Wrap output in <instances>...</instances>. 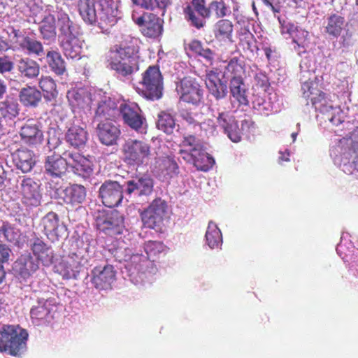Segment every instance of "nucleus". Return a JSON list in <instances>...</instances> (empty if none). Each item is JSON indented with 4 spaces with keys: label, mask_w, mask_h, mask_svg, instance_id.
I'll return each mask as SVG.
<instances>
[{
    "label": "nucleus",
    "mask_w": 358,
    "mask_h": 358,
    "mask_svg": "<svg viewBox=\"0 0 358 358\" xmlns=\"http://www.w3.org/2000/svg\"><path fill=\"white\" fill-rule=\"evenodd\" d=\"M96 225L99 230L109 235L122 234L124 227V219L117 211L101 213L96 219Z\"/></svg>",
    "instance_id": "nucleus-14"
},
{
    "label": "nucleus",
    "mask_w": 358,
    "mask_h": 358,
    "mask_svg": "<svg viewBox=\"0 0 358 358\" xmlns=\"http://www.w3.org/2000/svg\"><path fill=\"white\" fill-rule=\"evenodd\" d=\"M165 250V245L161 241H149L145 244V251L148 257H155Z\"/></svg>",
    "instance_id": "nucleus-53"
},
{
    "label": "nucleus",
    "mask_w": 358,
    "mask_h": 358,
    "mask_svg": "<svg viewBox=\"0 0 358 358\" xmlns=\"http://www.w3.org/2000/svg\"><path fill=\"white\" fill-rule=\"evenodd\" d=\"M345 138L348 141L350 150L353 153H358V127L350 132Z\"/></svg>",
    "instance_id": "nucleus-57"
},
{
    "label": "nucleus",
    "mask_w": 358,
    "mask_h": 358,
    "mask_svg": "<svg viewBox=\"0 0 358 358\" xmlns=\"http://www.w3.org/2000/svg\"><path fill=\"white\" fill-rule=\"evenodd\" d=\"M110 68L124 78H127L139 70V65L135 58L118 57L116 55H110L108 59Z\"/></svg>",
    "instance_id": "nucleus-19"
},
{
    "label": "nucleus",
    "mask_w": 358,
    "mask_h": 358,
    "mask_svg": "<svg viewBox=\"0 0 358 358\" xmlns=\"http://www.w3.org/2000/svg\"><path fill=\"white\" fill-rule=\"evenodd\" d=\"M20 193L22 203L28 207L40 206L42 195L39 185L31 178H24L20 182Z\"/></svg>",
    "instance_id": "nucleus-16"
},
{
    "label": "nucleus",
    "mask_w": 358,
    "mask_h": 358,
    "mask_svg": "<svg viewBox=\"0 0 358 358\" xmlns=\"http://www.w3.org/2000/svg\"><path fill=\"white\" fill-rule=\"evenodd\" d=\"M91 282L96 289L107 290L112 287L116 279V271L113 266L107 264L95 266L92 271Z\"/></svg>",
    "instance_id": "nucleus-15"
},
{
    "label": "nucleus",
    "mask_w": 358,
    "mask_h": 358,
    "mask_svg": "<svg viewBox=\"0 0 358 358\" xmlns=\"http://www.w3.org/2000/svg\"><path fill=\"white\" fill-rule=\"evenodd\" d=\"M226 70L232 76L231 79H243L245 62L240 57H232L229 61Z\"/></svg>",
    "instance_id": "nucleus-48"
},
{
    "label": "nucleus",
    "mask_w": 358,
    "mask_h": 358,
    "mask_svg": "<svg viewBox=\"0 0 358 358\" xmlns=\"http://www.w3.org/2000/svg\"><path fill=\"white\" fill-rule=\"evenodd\" d=\"M239 40L240 45L244 48L252 52L253 51L252 45L255 39L254 35L248 29H245L241 31L239 34Z\"/></svg>",
    "instance_id": "nucleus-54"
},
{
    "label": "nucleus",
    "mask_w": 358,
    "mask_h": 358,
    "mask_svg": "<svg viewBox=\"0 0 358 358\" xmlns=\"http://www.w3.org/2000/svg\"><path fill=\"white\" fill-rule=\"evenodd\" d=\"M179 153L185 161L192 164L199 171H208L215 163L214 159L206 152L203 145L192 152L180 150Z\"/></svg>",
    "instance_id": "nucleus-17"
},
{
    "label": "nucleus",
    "mask_w": 358,
    "mask_h": 358,
    "mask_svg": "<svg viewBox=\"0 0 358 358\" xmlns=\"http://www.w3.org/2000/svg\"><path fill=\"white\" fill-rule=\"evenodd\" d=\"M47 238L54 243L62 238L66 232V227L59 222V215L50 211L43 217L40 224Z\"/></svg>",
    "instance_id": "nucleus-12"
},
{
    "label": "nucleus",
    "mask_w": 358,
    "mask_h": 358,
    "mask_svg": "<svg viewBox=\"0 0 358 358\" xmlns=\"http://www.w3.org/2000/svg\"><path fill=\"white\" fill-rule=\"evenodd\" d=\"M214 55H215V54H214L213 51L212 50H210V48H203V50H202V52H201V54L199 56L203 57L204 59H206V60L207 62H208L211 64L213 61Z\"/></svg>",
    "instance_id": "nucleus-63"
},
{
    "label": "nucleus",
    "mask_w": 358,
    "mask_h": 358,
    "mask_svg": "<svg viewBox=\"0 0 358 358\" xmlns=\"http://www.w3.org/2000/svg\"><path fill=\"white\" fill-rule=\"evenodd\" d=\"M0 234H2L8 242H15L17 240L18 234L15 229L8 222H3L0 229Z\"/></svg>",
    "instance_id": "nucleus-55"
},
{
    "label": "nucleus",
    "mask_w": 358,
    "mask_h": 358,
    "mask_svg": "<svg viewBox=\"0 0 358 358\" xmlns=\"http://www.w3.org/2000/svg\"><path fill=\"white\" fill-rule=\"evenodd\" d=\"M39 87L45 93L44 96L46 100H53L58 95L57 85L50 76H42L39 80Z\"/></svg>",
    "instance_id": "nucleus-47"
},
{
    "label": "nucleus",
    "mask_w": 358,
    "mask_h": 358,
    "mask_svg": "<svg viewBox=\"0 0 358 358\" xmlns=\"http://www.w3.org/2000/svg\"><path fill=\"white\" fill-rule=\"evenodd\" d=\"M303 90V97L307 101H310L312 106L316 110L323 114H328V120L333 122V116H329L331 114V111L335 110L332 104V101L328 97V96L317 89L311 86L309 83H304L302 85Z\"/></svg>",
    "instance_id": "nucleus-6"
},
{
    "label": "nucleus",
    "mask_w": 358,
    "mask_h": 358,
    "mask_svg": "<svg viewBox=\"0 0 358 358\" xmlns=\"http://www.w3.org/2000/svg\"><path fill=\"white\" fill-rule=\"evenodd\" d=\"M57 25L59 31V42L63 40L76 39L78 34V29L68 14L63 12L58 14Z\"/></svg>",
    "instance_id": "nucleus-30"
},
{
    "label": "nucleus",
    "mask_w": 358,
    "mask_h": 358,
    "mask_svg": "<svg viewBox=\"0 0 358 358\" xmlns=\"http://www.w3.org/2000/svg\"><path fill=\"white\" fill-rule=\"evenodd\" d=\"M117 110L116 103L110 97H106L99 102L95 112L94 120L109 121L114 118Z\"/></svg>",
    "instance_id": "nucleus-33"
},
{
    "label": "nucleus",
    "mask_w": 358,
    "mask_h": 358,
    "mask_svg": "<svg viewBox=\"0 0 358 358\" xmlns=\"http://www.w3.org/2000/svg\"><path fill=\"white\" fill-rule=\"evenodd\" d=\"M76 40L61 41L59 45L67 58L79 59L81 58V47L76 43Z\"/></svg>",
    "instance_id": "nucleus-49"
},
{
    "label": "nucleus",
    "mask_w": 358,
    "mask_h": 358,
    "mask_svg": "<svg viewBox=\"0 0 358 358\" xmlns=\"http://www.w3.org/2000/svg\"><path fill=\"white\" fill-rule=\"evenodd\" d=\"M95 0H78V10L83 20L88 24H94L97 21Z\"/></svg>",
    "instance_id": "nucleus-40"
},
{
    "label": "nucleus",
    "mask_w": 358,
    "mask_h": 358,
    "mask_svg": "<svg viewBox=\"0 0 358 358\" xmlns=\"http://www.w3.org/2000/svg\"><path fill=\"white\" fill-rule=\"evenodd\" d=\"M181 117L189 124H192V125H199V122L195 118L196 114H194L192 112H189L187 110H184L181 113Z\"/></svg>",
    "instance_id": "nucleus-61"
},
{
    "label": "nucleus",
    "mask_w": 358,
    "mask_h": 358,
    "mask_svg": "<svg viewBox=\"0 0 358 358\" xmlns=\"http://www.w3.org/2000/svg\"><path fill=\"white\" fill-rule=\"evenodd\" d=\"M255 127V122L251 118L245 119L241 122V132L243 131H250Z\"/></svg>",
    "instance_id": "nucleus-64"
},
{
    "label": "nucleus",
    "mask_w": 358,
    "mask_h": 358,
    "mask_svg": "<svg viewBox=\"0 0 358 358\" xmlns=\"http://www.w3.org/2000/svg\"><path fill=\"white\" fill-rule=\"evenodd\" d=\"M96 133L102 144L113 145L116 143L120 130L110 121H100L96 127Z\"/></svg>",
    "instance_id": "nucleus-27"
},
{
    "label": "nucleus",
    "mask_w": 358,
    "mask_h": 358,
    "mask_svg": "<svg viewBox=\"0 0 358 358\" xmlns=\"http://www.w3.org/2000/svg\"><path fill=\"white\" fill-rule=\"evenodd\" d=\"M230 100L231 103H237L238 106H248V90L243 79H230L229 80Z\"/></svg>",
    "instance_id": "nucleus-31"
},
{
    "label": "nucleus",
    "mask_w": 358,
    "mask_h": 358,
    "mask_svg": "<svg viewBox=\"0 0 358 358\" xmlns=\"http://www.w3.org/2000/svg\"><path fill=\"white\" fill-rule=\"evenodd\" d=\"M118 110L123 123L130 129L140 131L146 124L143 112L136 103L124 102L120 104Z\"/></svg>",
    "instance_id": "nucleus-8"
},
{
    "label": "nucleus",
    "mask_w": 358,
    "mask_h": 358,
    "mask_svg": "<svg viewBox=\"0 0 358 358\" xmlns=\"http://www.w3.org/2000/svg\"><path fill=\"white\" fill-rule=\"evenodd\" d=\"M230 14V7L224 0H212L208 5H206V0H192L191 5L184 8L185 19L192 27L198 29L206 26V19H209L212 16L216 19H221Z\"/></svg>",
    "instance_id": "nucleus-1"
},
{
    "label": "nucleus",
    "mask_w": 358,
    "mask_h": 358,
    "mask_svg": "<svg viewBox=\"0 0 358 358\" xmlns=\"http://www.w3.org/2000/svg\"><path fill=\"white\" fill-rule=\"evenodd\" d=\"M167 204L161 198L155 199L141 213L143 225L148 228L158 230L163 225L166 215Z\"/></svg>",
    "instance_id": "nucleus-7"
},
{
    "label": "nucleus",
    "mask_w": 358,
    "mask_h": 358,
    "mask_svg": "<svg viewBox=\"0 0 358 358\" xmlns=\"http://www.w3.org/2000/svg\"><path fill=\"white\" fill-rule=\"evenodd\" d=\"M55 152L46 157L44 162L45 172L53 178H61L66 172L69 161Z\"/></svg>",
    "instance_id": "nucleus-25"
},
{
    "label": "nucleus",
    "mask_w": 358,
    "mask_h": 358,
    "mask_svg": "<svg viewBox=\"0 0 358 358\" xmlns=\"http://www.w3.org/2000/svg\"><path fill=\"white\" fill-rule=\"evenodd\" d=\"M34 154L27 149L17 150L13 156L16 166L24 173L30 171L35 164Z\"/></svg>",
    "instance_id": "nucleus-36"
},
{
    "label": "nucleus",
    "mask_w": 358,
    "mask_h": 358,
    "mask_svg": "<svg viewBox=\"0 0 358 358\" xmlns=\"http://www.w3.org/2000/svg\"><path fill=\"white\" fill-rule=\"evenodd\" d=\"M56 268L64 278L76 279L83 268L81 257L75 252L71 253L56 266Z\"/></svg>",
    "instance_id": "nucleus-21"
},
{
    "label": "nucleus",
    "mask_w": 358,
    "mask_h": 358,
    "mask_svg": "<svg viewBox=\"0 0 358 358\" xmlns=\"http://www.w3.org/2000/svg\"><path fill=\"white\" fill-rule=\"evenodd\" d=\"M39 269V262L31 254L22 255L14 263L13 270L26 279Z\"/></svg>",
    "instance_id": "nucleus-29"
},
{
    "label": "nucleus",
    "mask_w": 358,
    "mask_h": 358,
    "mask_svg": "<svg viewBox=\"0 0 358 358\" xmlns=\"http://www.w3.org/2000/svg\"><path fill=\"white\" fill-rule=\"evenodd\" d=\"M20 102L27 107H36L41 101V92L34 87L27 86L19 93Z\"/></svg>",
    "instance_id": "nucleus-41"
},
{
    "label": "nucleus",
    "mask_w": 358,
    "mask_h": 358,
    "mask_svg": "<svg viewBox=\"0 0 358 358\" xmlns=\"http://www.w3.org/2000/svg\"><path fill=\"white\" fill-rule=\"evenodd\" d=\"M348 22L343 15L338 13H332L329 14L324 21V33L333 38H338L341 36Z\"/></svg>",
    "instance_id": "nucleus-28"
},
{
    "label": "nucleus",
    "mask_w": 358,
    "mask_h": 358,
    "mask_svg": "<svg viewBox=\"0 0 358 358\" xmlns=\"http://www.w3.org/2000/svg\"><path fill=\"white\" fill-rule=\"evenodd\" d=\"M126 192L131 194L135 191L139 195H149L153 190V181L149 177L136 178L127 182Z\"/></svg>",
    "instance_id": "nucleus-35"
},
{
    "label": "nucleus",
    "mask_w": 358,
    "mask_h": 358,
    "mask_svg": "<svg viewBox=\"0 0 358 358\" xmlns=\"http://www.w3.org/2000/svg\"><path fill=\"white\" fill-rule=\"evenodd\" d=\"M46 59L50 70L56 75L62 76L66 72V63L59 52L55 50L48 51L46 55Z\"/></svg>",
    "instance_id": "nucleus-43"
},
{
    "label": "nucleus",
    "mask_w": 358,
    "mask_h": 358,
    "mask_svg": "<svg viewBox=\"0 0 358 358\" xmlns=\"http://www.w3.org/2000/svg\"><path fill=\"white\" fill-rule=\"evenodd\" d=\"M206 87L208 93L216 100L224 99L228 93L227 81L220 78L217 69L206 71L205 78Z\"/></svg>",
    "instance_id": "nucleus-20"
},
{
    "label": "nucleus",
    "mask_w": 358,
    "mask_h": 358,
    "mask_svg": "<svg viewBox=\"0 0 358 358\" xmlns=\"http://www.w3.org/2000/svg\"><path fill=\"white\" fill-rule=\"evenodd\" d=\"M10 37L14 48L21 50L28 55L41 56L44 52L43 44L40 41L34 36L23 33L20 29H13Z\"/></svg>",
    "instance_id": "nucleus-9"
},
{
    "label": "nucleus",
    "mask_w": 358,
    "mask_h": 358,
    "mask_svg": "<svg viewBox=\"0 0 358 358\" xmlns=\"http://www.w3.org/2000/svg\"><path fill=\"white\" fill-rule=\"evenodd\" d=\"M232 21L225 17L218 19L213 26V34L218 41H232L234 32Z\"/></svg>",
    "instance_id": "nucleus-37"
},
{
    "label": "nucleus",
    "mask_w": 358,
    "mask_h": 358,
    "mask_svg": "<svg viewBox=\"0 0 358 358\" xmlns=\"http://www.w3.org/2000/svg\"><path fill=\"white\" fill-rule=\"evenodd\" d=\"M86 197V189L83 185L73 184L63 190L62 198L67 204L76 206L82 203Z\"/></svg>",
    "instance_id": "nucleus-32"
},
{
    "label": "nucleus",
    "mask_w": 358,
    "mask_h": 358,
    "mask_svg": "<svg viewBox=\"0 0 358 358\" xmlns=\"http://www.w3.org/2000/svg\"><path fill=\"white\" fill-rule=\"evenodd\" d=\"M20 136L23 143L29 147H36L44 140L41 124L34 120H28L21 127Z\"/></svg>",
    "instance_id": "nucleus-18"
},
{
    "label": "nucleus",
    "mask_w": 358,
    "mask_h": 358,
    "mask_svg": "<svg viewBox=\"0 0 358 358\" xmlns=\"http://www.w3.org/2000/svg\"><path fill=\"white\" fill-rule=\"evenodd\" d=\"M29 248L33 257L44 266H49L53 263L54 250L51 245L45 243L41 238L36 237L31 240Z\"/></svg>",
    "instance_id": "nucleus-23"
},
{
    "label": "nucleus",
    "mask_w": 358,
    "mask_h": 358,
    "mask_svg": "<svg viewBox=\"0 0 358 358\" xmlns=\"http://www.w3.org/2000/svg\"><path fill=\"white\" fill-rule=\"evenodd\" d=\"M202 145L200 139L191 134L184 135L180 143V146L182 148L180 150H187L189 152H192L193 150L198 149Z\"/></svg>",
    "instance_id": "nucleus-52"
},
{
    "label": "nucleus",
    "mask_w": 358,
    "mask_h": 358,
    "mask_svg": "<svg viewBox=\"0 0 358 358\" xmlns=\"http://www.w3.org/2000/svg\"><path fill=\"white\" fill-rule=\"evenodd\" d=\"M206 240L208 246L213 249L218 248L222 242L221 231L217 226L210 222L206 233Z\"/></svg>",
    "instance_id": "nucleus-46"
},
{
    "label": "nucleus",
    "mask_w": 358,
    "mask_h": 358,
    "mask_svg": "<svg viewBox=\"0 0 358 358\" xmlns=\"http://www.w3.org/2000/svg\"><path fill=\"white\" fill-rule=\"evenodd\" d=\"M123 192V187L119 182L110 180L105 181L99 190L102 203L108 208H114L121 203Z\"/></svg>",
    "instance_id": "nucleus-13"
},
{
    "label": "nucleus",
    "mask_w": 358,
    "mask_h": 358,
    "mask_svg": "<svg viewBox=\"0 0 358 358\" xmlns=\"http://www.w3.org/2000/svg\"><path fill=\"white\" fill-rule=\"evenodd\" d=\"M141 84L142 94L152 101L157 100L162 96L163 76L158 66H150L143 73Z\"/></svg>",
    "instance_id": "nucleus-4"
},
{
    "label": "nucleus",
    "mask_w": 358,
    "mask_h": 358,
    "mask_svg": "<svg viewBox=\"0 0 358 358\" xmlns=\"http://www.w3.org/2000/svg\"><path fill=\"white\" fill-rule=\"evenodd\" d=\"M52 106L50 113L52 115L57 116L61 120L66 115V106L62 101L55 100Z\"/></svg>",
    "instance_id": "nucleus-58"
},
{
    "label": "nucleus",
    "mask_w": 358,
    "mask_h": 358,
    "mask_svg": "<svg viewBox=\"0 0 358 358\" xmlns=\"http://www.w3.org/2000/svg\"><path fill=\"white\" fill-rule=\"evenodd\" d=\"M176 127V120L174 117L166 111H161L158 114L157 127L159 130L163 131L167 134L173 132Z\"/></svg>",
    "instance_id": "nucleus-45"
},
{
    "label": "nucleus",
    "mask_w": 358,
    "mask_h": 358,
    "mask_svg": "<svg viewBox=\"0 0 358 358\" xmlns=\"http://www.w3.org/2000/svg\"><path fill=\"white\" fill-rule=\"evenodd\" d=\"M66 141L75 148H80L85 145L88 134L84 128L78 125H72L65 135Z\"/></svg>",
    "instance_id": "nucleus-39"
},
{
    "label": "nucleus",
    "mask_w": 358,
    "mask_h": 358,
    "mask_svg": "<svg viewBox=\"0 0 358 358\" xmlns=\"http://www.w3.org/2000/svg\"><path fill=\"white\" fill-rule=\"evenodd\" d=\"M180 101L197 106L203 100V90L195 78L185 77L177 86Z\"/></svg>",
    "instance_id": "nucleus-10"
},
{
    "label": "nucleus",
    "mask_w": 358,
    "mask_h": 358,
    "mask_svg": "<svg viewBox=\"0 0 358 358\" xmlns=\"http://www.w3.org/2000/svg\"><path fill=\"white\" fill-rule=\"evenodd\" d=\"M134 22L141 28V34L147 38L156 39L163 34L164 20L154 13H144Z\"/></svg>",
    "instance_id": "nucleus-11"
},
{
    "label": "nucleus",
    "mask_w": 358,
    "mask_h": 358,
    "mask_svg": "<svg viewBox=\"0 0 358 358\" xmlns=\"http://www.w3.org/2000/svg\"><path fill=\"white\" fill-rule=\"evenodd\" d=\"M67 99L73 107L85 108L90 103V94L85 88H74L67 92Z\"/></svg>",
    "instance_id": "nucleus-38"
},
{
    "label": "nucleus",
    "mask_w": 358,
    "mask_h": 358,
    "mask_svg": "<svg viewBox=\"0 0 358 358\" xmlns=\"http://www.w3.org/2000/svg\"><path fill=\"white\" fill-rule=\"evenodd\" d=\"M55 17L52 14L43 17L39 27V31L45 40H52L56 37Z\"/></svg>",
    "instance_id": "nucleus-44"
},
{
    "label": "nucleus",
    "mask_w": 358,
    "mask_h": 358,
    "mask_svg": "<svg viewBox=\"0 0 358 358\" xmlns=\"http://www.w3.org/2000/svg\"><path fill=\"white\" fill-rule=\"evenodd\" d=\"M141 40L131 36H126L120 44L115 45L110 50L111 55L118 57L134 58L140 50Z\"/></svg>",
    "instance_id": "nucleus-26"
},
{
    "label": "nucleus",
    "mask_w": 358,
    "mask_h": 358,
    "mask_svg": "<svg viewBox=\"0 0 358 358\" xmlns=\"http://www.w3.org/2000/svg\"><path fill=\"white\" fill-rule=\"evenodd\" d=\"M132 3L146 10L159 8L164 10L169 3V0H131Z\"/></svg>",
    "instance_id": "nucleus-51"
},
{
    "label": "nucleus",
    "mask_w": 358,
    "mask_h": 358,
    "mask_svg": "<svg viewBox=\"0 0 358 358\" xmlns=\"http://www.w3.org/2000/svg\"><path fill=\"white\" fill-rule=\"evenodd\" d=\"M255 82L257 87L264 89L265 91L270 85L268 78L262 72L256 73L255 76Z\"/></svg>",
    "instance_id": "nucleus-60"
},
{
    "label": "nucleus",
    "mask_w": 358,
    "mask_h": 358,
    "mask_svg": "<svg viewBox=\"0 0 358 358\" xmlns=\"http://www.w3.org/2000/svg\"><path fill=\"white\" fill-rule=\"evenodd\" d=\"M64 155L69 160L73 173L83 178H89L93 173V163L78 152H66Z\"/></svg>",
    "instance_id": "nucleus-22"
},
{
    "label": "nucleus",
    "mask_w": 358,
    "mask_h": 358,
    "mask_svg": "<svg viewBox=\"0 0 358 358\" xmlns=\"http://www.w3.org/2000/svg\"><path fill=\"white\" fill-rule=\"evenodd\" d=\"M17 69L20 76L26 79H34L41 71L39 64L29 57L21 58L17 61Z\"/></svg>",
    "instance_id": "nucleus-34"
},
{
    "label": "nucleus",
    "mask_w": 358,
    "mask_h": 358,
    "mask_svg": "<svg viewBox=\"0 0 358 358\" xmlns=\"http://www.w3.org/2000/svg\"><path fill=\"white\" fill-rule=\"evenodd\" d=\"M188 48L193 53L199 55L203 50L202 43L199 40H193L188 44Z\"/></svg>",
    "instance_id": "nucleus-62"
},
{
    "label": "nucleus",
    "mask_w": 358,
    "mask_h": 358,
    "mask_svg": "<svg viewBox=\"0 0 358 358\" xmlns=\"http://www.w3.org/2000/svg\"><path fill=\"white\" fill-rule=\"evenodd\" d=\"M20 112L19 104L17 99L7 96L5 100L0 102V115L6 120H13Z\"/></svg>",
    "instance_id": "nucleus-42"
},
{
    "label": "nucleus",
    "mask_w": 358,
    "mask_h": 358,
    "mask_svg": "<svg viewBox=\"0 0 358 358\" xmlns=\"http://www.w3.org/2000/svg\"><path fill=\"white\" fill-rule=\"evenodd\" d=\"M14 68V63L10 57L7 55L0 57V73H10Z\"/></svg>",
    "instance_id": "nucleus-59"
},
{
    "label": "nucleus",
    "mask_w": 358,
    "mask_h": 358,
    "mask_svg": "<svg viewBox=\"0 0 358 358\" xmlns=\"http://www.w3.org/2000/svg\"><path fill=\"white\" fill-rule=\"evenodd\" d=\"M217 122L231 141L234 143L241 141L243 132L239 129L235 117L231 115L229 112L219 113Z\"/></svg>",
    "instance_id": "nucleus-24"
},
{
    "label": "nucleus",
    "mask_w": 358,
    "mask_h": 358,
    "mask_svg": "<svg viewBox=\"0 0 358 358\" xmlns=\"http://www.w3.org/2000/svg\"><path fill=\"white\" fill-rule=\"evenodd\" d=\"M57 308L58 302L55 297L39 298L37 300V304L30 310L32 322L37 326L50 323L55 318Z\"/></svg>",
    "instance_id": "nucleus-5"
},
{
    "label": "nucleus",
    "mask_w": 358,
    "mask_h": 358,
    "mask_svg": "<svg viewBox=\"0 0 358 358\" xmlns=\"http://www.w3.org/2000/svg\"><path fill=\"white\" fill-rule=\"evenodd\" d=\"M117 22V19L115 15L108 14L106 10H103L100 13V22H99V27L103 29L107 26H113Z\"/></svg>",
    "instance_id": "nucleus-56"
},
{
    "label": "nucleus",
    "mask_w": 358,
    "mask_h": 358,
    "mask_svg": "<svg viewBox=\"0 0 358 358\" xmlns=\"http://www.w3.org/2000/svg\"><path fill=\"white\" fill-rule=\"evenodd\" d=\"M29 334L19 325H3L0 330V352L20 356L27 348Z\"/></svg>",
    "instance_id": "nucleus-2"
},
{
    "label": "nucleus",
    "mask_w": 358,
    "mask_h": 358,
    "mask_svg": "<svg viewBox=\"0 0 358 358\" xmlns=\"http://www.w3.org/2000/svg\"><path fill=\"white\" fill-rule=\"evenodd\" d=\"M124 162L129 166L147 165L153 155L151 145L139 139L127 140L122 146Z\"/></svg>",
    "instance_id": "nucleus-3"
},
{
    "label": "nucleus",
    "mask_w": 358,
    "mask_h": 358,
    "mask_svg": "<svg viewBox=\"0 0 358 358\" xmlns=\"http://www.w3.org/2000/svg\"><path fill=\"white\" fill-rule=\"evenodd\" d=\"M162 173L168 178H172L179 173V166L177 162L172 158L166 157L160 164Z\"/></svg>",
    "instance_id": "nucleus-50"
}]
</instances>
